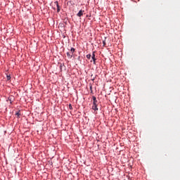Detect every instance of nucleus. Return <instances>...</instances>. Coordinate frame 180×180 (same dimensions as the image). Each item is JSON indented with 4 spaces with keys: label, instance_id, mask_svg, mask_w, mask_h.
I'll return each instance as SVG.
<instances>
[{
    "label": "nucleus",
    "instance_id": "f257e3e1",
    "mask_svg": "<svg viewBox=\"0 0 180 180\" xmlns=\"http://www.w3.org/2000/svg\"><path fill=\"white\" fill-rule=\"evenodd\" d=\"M93 106L98 105V100H96V97L93 96Z\"/></svg>",
    "mask_w": 180,
    "mask_h": 180
},
{
    "label": "nucleus",
    "instance_id": "423d86ee",
    "mask_svg": "<svg viewBox=\"0 0 180 180\" xmlns=\"http://www.w3.org/2000/svg\"><path fill=\"white\" fill-rule=\"evenodd\" d=\"M92 109L95 111L98 110V105H92Z\"/></svg>",
    "mask_w": 180,
    "mask_h": 180
},
{
    "label": "nucleus",
    "instance_id": "f03ea898",
    "mask_svg": "<svg viewBox=\"0 0 180 180\" xmlns=\"http://www.w3.org/2000/svg\"><path fill=\"white\" fill-rule=\"evenodd\" d=\"M91 58H92V60L94 61V64H96V58H95V52H93Z\"/></svg>",
    "mask_w": 180,
    "mask_h": 180
},
{
    "label": "nucleus",
    "instance_id": "1a4fd4ad",
    "mask_svg": "<svg viewBox=\"0 0 180 180\" xmlns=\"http://www.w3.org/2000/svg\"><path fill=\"white\" fill-rule=\"evenodd\" d=\"M11 79V76L7 75V81H9Z\"/></svg>",
    "mask_w": 180,
    "mask_h": 180
},
{
    "label": "nucleus",
    "instance_id": "20e7f679",
    "mask_svg": "<svg viewBox=\"0 0 180 180\" xmlns=\"http://www.w3.org/2000/svg\"><path fill=\"white\" fill-rule=\"evenodd\" d=\"M67 56H68V58H72V57L74 56V55H72V53L71 52H68Z\"/></svg>",
    "mask_w": 180,
    "mask_h": 180
},
{
    "label": "nucleus",
    "instance_id": "9b49d317",
    "mask_svg": "<svg viewBox=\"0 0 180 180\" xmlns=\"http://www.w3.org/2000/svg\"><path fill=\"white\" fill-rule=\"evenodd\" d=\"M69 108L72 109V106L71 105V104L69 105Z\"/></svg>",
    "mask_w": 180,
    "mask_h": 180
},
{
    "label": "nucleus",
    "instance_id": "7ed1b4c3",
    "mask_svg": "<svg viewBox=\"0 0 180 180\" xmlns=\"http://www.w3.org/2000/svg\"><path fill=\"white\" fill-rule=\"evenodd\" d=\"M82 15H84V11L80 10L79 11V13L77 14V16H78L79 18H81V16H82Z\"/></svg>",
    "mask_w": 180,
    "mask_h": 180
},
{
    "label": "nucleus",
    "instance_id": "f8f14e48",
    "mask_svg": "<svg viewBox=\"0 0 180 180\" xmlns=\"http://www.w3.org/2000/svg\"><path fill=\"white\" fill-rule=\"evenodd\" d=\"M10 103H12V101H11V100H10Z\"/></svg>",
    "mask_w": 180,
    "mask_h": 180
},
{
    "label": "nucleus",
    "instance_id": "0eeeda50",
    "mask_svg": "<svg viewBox=\"0 0 180 180\" xmlns=\"http://www.w3.org/2000/svg\"><path fill=\"white\" fill-rule=\"evenodd\" d=\"M75 51V49L71 48L70 53L74 56V52Z\"/></svg>",
    "mask_w": 180,
    "mask_h": 180
},
{
    "label": "nucleus",
    "instance_id": "39448f33",
    "mask_svg": "<svg viewBox=\"0 0 180 180\" xmlns=\"http://www.w3.org/2000/svg\"><path fill=\"white\" fill-rule=\"evenodd\" d=\"M55 4H56L57 6V12H60V6L58 5V1H56Z\"/></svg>",
    "mask_w": 180,
    "mask_h": 180
},
{
    "label": "nucleus",
    "instance_id": "6e6552de",
    "mask_svg": "<svg viewBox=\"0 0 180 180\" xmlns=\"http://www.w3.org/2000/svg\"><path fill=\"white\" fill-rule=\"evenodd\" d=\"M91 57H92V56L91 54L86 55V58H88V60H90Z\"/></svg>",
    "mask_w": 180,
    "mask_h": 180
},
{
    "label": "nucleus",
    "instance_id": "9d476101",
    "mask_svg": "<svg viewBox=\"0 0 180 180\" xmlns=\"http://www.w3.org/2000/svg\"><path fill=\"white\" fill-rule=\"evenodd\" d=\"M15 115H16V116H18L19 117L20 112H17Z\"/></svg>",
    "mask_w": 180,
    "mask_h": 180
}]
</instances>
